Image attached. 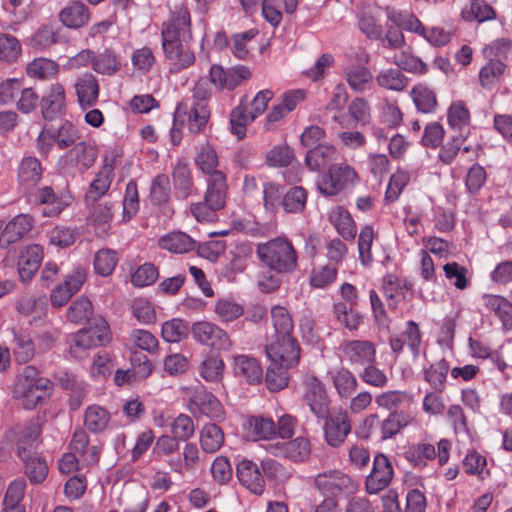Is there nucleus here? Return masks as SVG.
<instances>
[{
    "mask_svg": "<svg viewBox=\"0 0 512 512\" xmlns=\"http://www.w3.org/2000/svg\"><path fill=\"white\" fill-rule=\"evenodd\" d=\"M333 315L336 321L346 329L350 331L358 329L361 317L355 306H350L343 302L335 303L333 305Z\"/></svg>",
    "mask_w": 512,
    "mask_h": 512,
    "instance_id": "nucleus-47",
    "label": "nucleus"
},
{
    "mask_svg": "<svg viewBox=\"0 0 512 512\" xmlns=\"http://www.w3.org/2000/svg\"><path fill=\"white\" fill-rule=\"evenodd\" d=\"M505 64L501 60L489 59L479 72L480 85L485 89H491L497 85L504 74Z\"/></svg>",
    "mask_w": 512,
    "mask_h": 512,
    "instance_id": "nucleus-46",
    "label": "nucleus"
},
{
    "mask_svg": "<svg viewBox=\"0 0 512 512\" xmlns=\"http://www.w3.org/2000/svg\"><path fill=\"white\" fill-rule=\"evenodd\" d=\"M171 435L179 442L188 441L195 432L193 420L187 414H179L170 424Z\"/></svg>",
    "mask_w": 512,
    "mask_h": 512,
    "instance_id": "nucleus-60",
    "label": "nucleus"
},
{
    "mask_svg": "<svg viewBox=\"0 0 512 512\" xmlns=\"http://www.w3.org/2000/svg\"><path fill=\"white\" fill-rule=\"evenodd\" d=\"M196 165L205 173L208 177L214 172H221L217 169L218 157L215 149L208 143L202 145L197 152Z\"/></svg>",
    "mask_w": 512,
    "mask_h": 512,
    "instance_id": "nucleus-53",
    "label": "nucleus"
},
{
    "mask_svg": "<svg viewBox=\"0 0 512 512\" xmlns=\"http://www.w3.org/2000/svg\"><path fill=\"white\" fill-rule=\"evenodd\" d=\"M96 158V149L84 141L76 143L64 156L71 167H75L81 172L89 169Z\"/></svg>",
    "mask_w": 512,
    "mask_h": 512,
    "instance_id": "nucleus-24",
    "label": "nucleus"
},
{
    "mask_svg": "<svg viewBox=\"0 0 512 512\" xmlns=\"http://www.w3.org/2000/svg\"><path fill=\"white\" fill-rule=\"evenodd\" d=\"M247 433L255 441L271 440L276 437V425L271 418L252 416L247 422Z\"/></svg>",
    "mask_w": 512,
    "mask_h": 512,
    "instance_id": "nucleus-33",
    "label": "nucleus"
},
{
    "mask_svg": "<svg viewBox=\"0 0 512 512\" xmlns=\"http://www.w3.org/2000/svg\"><path fill=\"white\" fill-rule=\"evenodd\" d=\"M413 416L406 411H392L381 422L380 437L387 440L396 436L403 428L413 421Z\"/></svg>",
    "mask_w": 512,
    "mask_h": 512,
    "instance_id": "nucleus-28",
    "label": "nucleus"
},
{
    "mask_svg": "<svg viewBox=\"0 0 512 512\" xmlns=\"http://www.w3.org/2000/svg\"><path fill=\"white\" fill-rule=\"evenodd\" d=\"M191 332L198 343L213 349L227 351L232 346L227 332L215 323L209 321L196 322L192 325Z\"/></svg>",
    "mask_w": 512,
    "mask_h": 512,
    "instance_id": "nucleus-10",
    "label": "nucleus"
},
{
    "mask_svg": "<svg viewBox=\"0 0 512 512\" xmlns=\"http://www.w3.org/2000/svg\"><path fill=\"white\" fill-rule=\"evenodd\" d=\"M52 386L48 378L39 376L36 367L28 365L17 376L13 396L22 400L26 409H34L46 397Z\"/></svg>",
    "mask_w": 512,
    "mask_h": 512,
    "instance_id": "nucleus-2",
    "label": "nucleus"
},
{
    "mask_svg": "<svg viewBox=\"0 0 512 512\" xmlns=\"http://www.w3.org/2000/svg\"><path fill=\"white\" fill-rule=\"evenodd\" d=\"M117 262L118 258L114 250L101 249L95 255L94 268L97 274L109 276L114 271Z\"/></svg>",
    "mask_w": 512,
    "mask_h": 512,
    "instance_id": "nucleus-63",
    "label": "nucleus"
},
{
    "mask_svg": "<svg viewBox=\"0 0 512 512\" xmlns=\"http://www.w3.org/2000/svg\"><path fill=\"white\" fill-rule=\"evenodd\" d=\"M110 421L109 412L103 407L93 405L85 411L84 425L92 433L102 432Z\"/></svg>",
    "mask_w": 512,
    "mask_h": 512,
    "instance_id": "nucleus-48",
    "label": "nucleus"
},
{
    "mask_svg": "<svg viewBox=\"0 0 512 512\" xmlns=\"http://www.w3.org/2000/svg\"><path fill=\"white\" fill-rule=\"evenodd\" d=\"M393 477V468L388 457L384 454H377L374 457L373 468L366 479V490L370 494H376L385 489Z\"/></svg>",
    "mask_w": 512,
    "mask_h": 512,
    "instance_id": "nucleus-17",
    "label": "nucleus"
},
{
    "mask_svg": "<svg viewBox=\"0 0 512 512\" xmlns=\"http://www.w3.org/2000/svg\"><path fill=\"white\" fill-rule=\"evenodd\" d=\"M271 319L275 330L274 337L292 336L293 320L286 308L282 306L272 307Z\"/></svg>",
    "mask_w": 512,
    "mask_h": 512,
    "instance_id": "nucleus-50",
    "label": "nucleus"
},
{
    "mask_svg": "<svg viewBox=\"0 0 512 512\" xmlns=\"http://www.w3.org/2000/svg\"><path fill=\"white\" fill-rule=\"evenodd\" d=\"M70 449L79 457L81 465L90 467L98 464L102 451L100 443H90L87 433L80 427L73 432Z\"/></svg>",
    "mask_w": 512,
    "mask_h": 512,
    "instance_id": "nucleus-15",
    "label": "nucleus"
},
{
    "mask_svg": "<svg viewBox=\"0 0 512 512\" xmlns=\"http://www.w3.org/2000/svg\"><path fill=\"white\" fill-rule=\"evenodd\" d=\"M188 332L187 323L180 319L166 321L161 329L162 338L169 343L180 342L188 336Z\"/></svg>",
    "mask_w": 512,
    "mask_h": 512,
    "instance_id": "nucleus-61",
    "label": "nucleus"
},
{
    "mask_svg": "<svg viewBox=\"0 0 512 512\" xmlns=\"http://www.w3.org/2000/svg\"><path fill=\"white\" fill-rule=\"evenodd\" d=\"M58 19L67 28L79 29L89 22L90 12L83 2L70 1L59 11Z\"/></svg>",
    "mask_w": 512,
    "mask_h": 512,
    "instance_id": "nucleus-21",
    "label": "nucleus"
},
{
    "mask_svg": "<svg viewBox=\"0 0 512 512\" xmlns=\"http://www.w3.org/2000/svg\"><path fill=\"white\" fill-rule=\"evenodd\" d=\"M224 443V433L222 429L214 424H205L200 430V446L206 453L217 452Z\"/></svg>",
    "mask_w": 512,
    "mask_h": 512,
    "instance_id": "nucleus-39",
    "label": "nucleus"
},
{
    "mask_svg": "<svg viewBox=\"0 0 512 512\" xmlns=\"http://www.w3.org/2000/svg\"><path fill=\"white\" fill-rule=\"evenodd\" d=\"M19 458L24 463L25 474L32 483H41L48 474V466L36 451L22 446L19 450Z\"/></svg>",
    "mask_w": 512,
    "mask_h": 512,
    "instance_id": "nucleus-22",
    "label": "nucleus"
},
{
    "mask_svg": "<svg viewBox=\"0 0 512 512\" xmlns=\"http://www.w3.org/2000/svg\"><path fill=\"white\" fill-rule=\"evenodd\" d=\"M227 190L225 174L223 172H214L207 178V190L204 198L212 206L222 209L226 203Z\"/></svg>",
    "mask_w": 512,
    "mask_h": 512,
    "instance_id": "nucleus-26",
    "label": "nucleus"
},
{
    "mask_svg": "<svg viewBox=\"0 0 512 512\" xmlns=\"http://www.w3.org/2000/svg\"><path fill=\"white\" fill-rule=\"evenodd\" d=\"M346 80L356 92H364L371 88L372 74L366 67H356L346 73Z\"/></svg>",
    "mask_w": 512,
    "mask_h": 512,
    "instance_id": "nucleus-59",
    "label": "nucleus"
},
{
    "mask_svg": "<svg viewBox=\"0 0 512 512\" xmlns=\"http://www.w3.org/2000/svg\"><path fill=\"white\" fill-rule=\"evenodd\" d=\"M256 255L260 263L271 272L290 273L297 267V252L292 242L284 236H278L267 242L259 243Z\"/></svg>",
    "mask_w": 512,
    "mask_h": 512,
    "instance_id": "nucleus-1",
    "label": "nucleus"
},
{
    "mask_svg": "<svg viewBox=\"0 0 512 512\" xmlns=\"http://www.w3.org/2000/svg\"><path fill=\"white\" fill-rule=\"evenodd\" d=\"M269 359L281 367H295L300 359V347L292 336L275 337V341L266 346Z\"/></svg>",
    "mask_w": 512,
    "mask_h": 512,
    "instance_id": "nucleus-8",
    "label": "nucleus"
},
{
    "mask_svg": "<svg viewBox=\"0 0 512 512\" xmlns=\"http://www.w3.org/2000/svg\"><path fill=\"white\" fill-rule=\"evenodd\" d=\"M60 28L54 23H48L38 28L30 39V45L42 50L59 42Z\"/></svg>",
    "mask_w": 512,
    "mask_h": 512,
    "instance_id": "nucleus-41",
    "label": "nucleus"
},
{
    "mask_svg": "<svg viewBox=\"0 0 512 512\" xmlns=\"http://www.w3.org/2000/svg\"><path fill=\"white\" fill-rule=\"evenodd\" d=\"M410 401V396L405 391L390 390L380 393L375 398V403L379 408L392 411H399L398 408L405 402Z\"/></svg>",
    "mask_w": 512,
    "mask_h": 512,
    "instance_id": "nucleus-57",
    "label": "nucleus"
},
{
    "mask_svg": "<svg viewBox=\"0 0 512 512\" xmlns=\"http://www.w3.org/2000/svg\"><path fill=\"white\" fill-rule=\"evenodd\" d=\"M323 425L324 440L333 448L340 447L351 433V422L346 412L327 416Z\"/></svg>",
    "mask_w": 512,
    "mask_h": 512,
    "instance_id": "nucleus-16",
    "label": "nucleus"
},
{
    "mask_svg": "<svg viewBox=\"0 0 512 512\" xmlns=\"http://www.w3.org/2000/svg\"><path fill=\"white\" fill-rule=\"evenodd\" d=\"M59 71L58 64L47 58L34 59L27 65L26 72L29 77L46 79L55 76Z\"/></svg>",
    "mask_w": 512,
    "mask_h": 512,
    "instance_id": "nucleus-55",
    "label": "nucleus"
},
{
    "mask_svg": "<svg viewBox=\"0 0 512 512\" xmlns=\"http://www.w3.org/2000/svg\"><path fill=\"white\" fill-rule=\"evenodd\" d=\"M307 193L300 186L289 189L282 197V205L288 213H301L305 209Z\"/></svg>",
    "mask_w": 512,
    "mask_h": 512,
    "instance_id": "nucleus-54",
    "label": "nucleus"
},
{
    "mask_svg": "<svg viewBox=\"0 0 512 512\" xmlns=\"http://www.w3.org/2000/svg\"><path fill=\"white\" fill-rule=\"evenodd\" d=\"M34 225V219L28 214H19L8 221L6 224L2 222L0 229V247L8 248L10 245L21 240L28 234Z\"/></svg>",
    "mask_w": 512,
    "mask_h": 512,
    "instance_id": "nucleus-18",
    "label": "nucleus"
},
{
    "mask_svg": "<svg viewBox=\"0 0 512 512\" xmlns=\"http://www.w3.org/2000/svg\"><path fill=\"white\" fill-rule=\"evenodd\" d=\"M357 180L358 175L354 168L342 162L330 165L327 171L320 176L317 186L321 194L334 196L354 185Z\"/></svg>",
    "mask_w": 512,
    "mask_h": 512,
    "instance_id": "nucleus-3",
    "label": "nucleus"
},
{
    "mask_svg": "<svg viewBox=\"0 0 512 512\" xmlns=\"http://www.w3.org/2000/svg\"><path fill=\"white\" fill-rule=\"evenodd\" d=\"M120 61L117 55L111 50L95 56L93 70L101 75L112 76L120 69Z\"/></svg>",
    "mask_w": 512,
    "mask_h": 512,
    "instance_id": "nucleus-56",
    "label": "nucleus"
},
{
    "mask_svg": "<svg viewBox=\"0 0 512 512\" xmlns=\"http://www.w3.org/2000/svg\"><path fill=\"white\" fill-rule=\"evenodd\" d=\"M191 42H162L164 55L169 64V72L178 74L195 63V54L190 47Z\"/></svg>",
    "mask_w": 512,
    "mask_h": 512,
    "instance_id": "nucleus-11",
    "label": "nucleus"
},
{
    "mask_svg": "<svg viewBox=\"0 0 512 512\" xmlns=\"http://www.w3.org/2000/svg\"><path fill=\"white\" fill-rule=\"evenodd\" d=\"M314 485L326 498L347 495L357 490V483L340 470H328L314 477Z\"/></svg>",
    "mask_w": 512,
    "mask_h": 512,
    "instance_id": "nucleus-5",
    "label": "nucleus"
},
{
    "mask_svg": "<svg viewBox=\"0 0 512 512\" xmlns=\"http://www.w3.org/2000/svg\"><path fill=\"white\" fill-rule=\"evenodd\" d=\"M393 63L399 68L413 74H426L428 67L419 57L408 50H403L393 56Z\"/></svg>",
    "mask_w": 512,
    "mask_h": 512,
    "instance_id": "nucleus-51",
    "label": "nucleus"
},
{
    "mask_svg": "<svg viewBox=\"0 0 512 512\" xmlns=\"http://www.w3.org/2000/svg\"><path fill=\"white\" fill-rule=\"evenodd\" d=\"M451 442L447 439H441L437 444V451L432 444L418 443L412 445L405 452V459L416 468H424L427 461L438 457L439 465H444L449 460Z\"/></svg>",
    "mask_w": 512,
    "mask_h": 512,
    "instance_id": "nucleus-6",
    "label": "nucleus"
},
{
    "mask_svg": "<svg viewBox=\"0 0 512 512\" xmlns=\"http://www.w3.org/2000/svg\"><path fill=\"white\" fill-rule=\"evenodd\" d=\"M42 166L35 157L24 158L18 168L19 184L26 188L34 187L42 176Z\"/></svg>",
    "mask_w": 512,
    "mask_h": 512,
    "instance_id": "nucleus-34",
    "label": "nucleus"
},
{
    "mask_svg": "<svg viewBox=\"0 0 512 512\" xmlns=\"http://www.w3.org/2000/svg\"><path fill=\"white\" fill-rule=\"evenodd\" d=\"M411 97L418 111L422 113L434 112L437 106L435 93L425 85L414 86L411 90Z\"/></svg>",
    "mask_w": 512,
    "mask_h": 512,
    "instance_id": "nucleus-49",
    "label": "nucleus"
},
{
    "mask_svg": "<svg viewBox=\"0 0 512 512\" xmlns=\"http://www.w3.org/2000/svg\"><path fill=\"white\" fill-rule=\"evenodd\" d=\"M234 368L237 375L244 377L250 384L261 382L263 372L255 358L240 355L235 358Z\"/></svg>",
    "mask_w": 512,
    "mask_h": 512,
    "instance_id": "nucleus-35",
    "label": "nucleus"
},
{
    "mask_svg": "<svg viewBox=\"0 0 512 512\" xmlns=\"http://www.w3.org/2000/svg\"><path fill=\"white\" fill-rule=\"evenodd\" d=\"M236 474L240 483L255 495L264 492V478L254 462L248 459L240 461L237 465Z\"/></svg>",
    "mask_w": 512,
    "mask_h": 512,
    "instance_id": "nucleus-20",
    "label": "nucleus"
},
{
    "mask_svg": "<svg viewBox=\"0 0 512 512\" xmlns=\"http://www.w3.org/2000/svg\"><path fill=\"white\" fill-rule=\"evenodd\" d=\"M191 16L184 5L175 6L170 11L167 21L161 27L162 42L184 41L192 42Z\"/></svg>",
    "mask_w": 512,
    "mask_h": 512,
    "instance_id": "nucleus-4",
    "label": "nucleus"
},
{
    "mask_svg": "<svg viewBox=\"0 0 512 512\" xmlns=\"http://www.w3.org/2000/svg\"><path fill=\"white\" fill-rule=\"evenodd\" d=\"M65 89L59 84H53L47 95L42 98L41 111L46 120L55 119L64 109Z\"/></svg>",
    "mask_w": 512,
    "mask_h": 512,
    "instance_id": "nucleus-25",
    "label": "nucleus"
},
{
    "mask_svg": "<svg viewBox=\"0 0 512 512\" xmlns=\"http://www.w3.org/2000/svg\"><path fill=\"white\" fill-rule=\"evenodd\" d=\"M22 52L20 41L13 35L0 33V60L14 62Z\"/></svg>",
    "mask_w": 512,
    "mask_h": 512,
    "instance_id": "nucleus-62",
    "label": "nucleus"
},
{
    "mask_svg": "<svg viewBox=\"0 0 512 512\" xmlns=\"http://www.w3.org/2000/svg\"><path fill=\"white\" fill-rule=\"evenodd\" d=\"M113 179V168L111 165H104L96 174L86 192V202L93 203L99 200L109 190Z\"/></svg>",
    "mask_w": 512,
    "mask_h": 512,
    "instance_id": "nucleus-30",
    "label": "nucleus"
},
{
    "mask_svg": "<svg viewBox=\"0 0 512 512\" xmlns=\"http://www.w3.org/2000/svg\"><path fill=\"white\" fill-rule=\"evenodd\" d=\"M192 402L198 407L199 411L210 419H222L224 409L220 401L208 391H198L194 394Z\"/></svg>",
    "mask_w": 512,
    "mask_h": 512,
    "instance_id": "nucleus-31",
    "label": "nucleus"
},
{
    "mask_svg": "<svg viewBox=\"0 0 512 512\" xmlns=\"http://www.w3.org/2000/svg\"><path fill=\"white\" fill-rule=\"evenodd\" d=\"M78 104L82 109L93 107L99 98L100 86L97 78L89 72L79 75L74 82Z\"/></svg>",
    "mask_w": 512,
    "mask_h": 512,
    "instance_id": "nucleus-19",
    "label": "nucleus"
},
{
    "mask_svg": "<svg viewBox=\"0 0 512 512\" xmlns=\"http://www.w3.org/2000/svg\"><path fill=\"white\" fill-rule=\"evenodd\" d=\"M251 122L250 113L247 112L243 100H241L240 104L236 106L230 114L231 132L236 135L238 139H242L246 135L247 124Z\"/></svg>",
    "mask_w": 512,
    "mask_h": 512,
    "instance_id": "nucleus-64",
    "label": "nucleus"
},
{
    "mask_svg": "<svg viewBox=\"0 0 512 512\" xmlns=\"http://www.w3.org/2000/svg\"><path fill=\"white\" fill-rule=\"evenodd\" d=\"M379 86L393 91H402L408 86V78L399 68L382 70L376 76Z\"/></svg>",
    "mask_w": 512,
    "mask_h": 512,
    "instance_id": "nucleus-45",
    "label": "nucleus"
},
{
    "mask_svg": "<svg viewBox=\"0 0 512 512\" xmlns=\"http://www.w3.org/2000/svg\"><path fill=\"white\" fill-rule=\"evenodd\" d=\"M251 77L249 68L243 65L224 69L222 66L214 64L209 70V81L218 90H233L243 81Z\"/></svg>",
    "mask_w": 512,
    "mask_h": 512,
    "instance_id": "nucleus-12",
    "label": "nucleus"
},
{
    "mask_svg": "<svg viewBox=\"0 0 512 512\" xmlns=\"http://www.w3.org/2000/svg\"><path fill=\"white\" fill-rule=\"evenodd\" d=\"M210 119V110L207 103L193 102L187 109L183 104H179L175 112V122L186 121L188 131L191 134H200L204 132Z\"/></svg>",
    "mask_w": 512,
    "mask_h": 512,
    "instance_id": "nucleus-13",
    "label": "nucleus"
},
{
    "mask_svg": "<svg viewBox=\"0 0 512 512\" xmlns=\"http://www.w3.org/2000/svg\"><path fill=\"white\" fill-rule=\"evenodd\" d=\"M159 246L173 253H186L193 250L196 242L186 233L171 232L159 239Z\"/></svg>",
    "mask_w": 512,
    "mask_h": 512,
    "instance_id": "nucleus-37",
    "label": "nucleus"
},
{
    "mask_svg": "<svg viewBox=\"0 0 512 512\" xmlns=\"http://www.w3.org/2000/svg\"><path fill=\"white\" fill-rule=\"evenodd\" d=\"M171 186L169 177L166 174L157 175L150 187V198L153 204L162 205L169 201Z\"/></svg>",
    "mask_w": 512,
    "mask_h": 512,
    "instance_id": "nucleus-58",
    "label": "nucleus"
},
{
    "mask_svg": "<svg viewBox=\"0 0 512 512\" xmlns=\"http://www.w3.org/2000/svg\"><path fill=\"white\" fill-rule=\"evenodd\" d=\"M223 372L224 362L218 355H207L200 365V375L207 382H219Z\"/></svg>",
    "mask_w": 512,
    "mask_h": 512,
    "instance_id": "nucleus-52",
    "label": "nucleus"
},
{
    "mask_svg": "<svg viewBox=\"0 0 512 512\" xmlns=\"http://www.w3.org/2000/svg\"><path fill=\"white\" fill-rule=\"evenodd\" d=\"M330 221L345 240H352L357 229L351 215L343 208L337 207L330 214Z\"/></svg>",
    "mask_w": 512,
    "mask_h": 512,
    "instance_id": "nucleus-42",
    "label": "nucleus"
},
{
    "mask_svg": "<svg viewBox=\"0 0 512 512\" xmlns=\"http://www.w3.org/2000/svg\"><path fill=\"white\" fill-rule=\"evenodd\" d=\"M214 312L221 323L228 324L240 318L244 313V308L230 298H221L216 301Z\"/></svg>",
    "mask_w": 512,
    "mask_h": 512,
    "instance_id": "nucleus-44",
    "label": "nucleus"
},
{
    "mask_svg": "<svg viewBox=\"0 0 512 512\" xmlns=\"http://www.w3.org/2000/svg\"><path fill=\"white\" fill-rule=\"evenodd\" d=\"M172 176L177 197L181 199L189 197L192 193L193 181L188 164L179 161L174 167Z\"/></svg>",
    "mask_w": 512,
    "mask_h": 512,
    "instance_id": "nucleus-40",
    "label": "nucleus"
},
{
    "mask_svg": "<svg viewBox=\"0 0 512 512\" xmlns=\"http://www.w3.org/2000/svg\"><path fill=\"white\" fill-rule=\"evenodd\" d=\"M30 201L37 205H43V216L54 217L59 215L67 203L58 197L50 186H45L31 194Z\"/></svg>",
    "mask_w": 512,
    "mask_h": 512,
    "instance_id": "nucleus-23",
    "label": "nucleus"
},
{
    "mask_svg": "<svg viewBox=\"0 0 512 512\" xmlns=\"http://www.w3.org/2000/svg\"><path fill=\"white\" fill-rule=\"evenodd\" d=\"M461 17L467 22L477 21L482 23L495 19L496 12L484 0H470V4L462 9Z\"/></svg>",
    "mask_w": 512,
    "mask_h": 512,
    "instance_id": "nucleus-38",
    "label": "nucleus"
},
{
    "mask_svg": "<svg viewBox=\"0 0 512 512\" xmlns=\"http://www.w3.org/2000/svg\"><path fill=\"white\" fill-rule=\"evenodd\" d=\"M333 386L341 398L350 397L357 389L355 375L347 368H340L332 374Z\"/></svg>",
    "mask_w": 512,
    "mask_h": 512,
    "instance_id": "nucleus-43",
    "label": "nucleus"
},
{
    "mask_svg": "<svg viewBox=\"0 0 512 512\" xmlns=\"http://www.w3.org/2000/svg\"><path fill=\"white\" fill-rule=\"evenodd\" d=\"M448 371L449 363L445 359H441L423 370L424 380L433 390L443 392L446 388Z\"/></svg>",
    "mask_w": 512,
    "mask_h": 512,
    "instance_id": "nucleus-36",
    "label": "nucleus"
},
{
    "mask_svg": "<svg viewBox=\"0 0 512 512\" xmlns=\"http://www.w3.org/2000/svg\"><path fill=\"white\" fill-rule=\"evenodd\" d=\"M342 353L348 363L356 368L376 362V346L369 340H348L342 345Z\"/></svg>",
    "mask_w": 512,
    "mask_h": 512,
    "instance_id": "nucleus-14",
    "label": "nucleus"
},
{
    "mask_svg": "<svg viewBox=\"0 0 512 512\" xmlns=\"http://www.w3.org/2000/svg\"><path fill=\"white\" fill-rule=\"evenodd\" d=\"M110 336L108 326L105 321L100 325L89 327L78 331L73 337V343L70 345V353L74 358L81 359L85 351L98 345H105L109 342Z\"/></svg>",
    "mask_w": 512,
    "mask_h": 512,
    "instance_id": "nucleus-9",
    "label": "nucleus"
},
{
    "mask_svg": "<svg viewBox=\"0 0 512 512\" xmlns=\"http://www.w3.org/2000/svg\"><path fill=\"white\" fill-rule=\"evenodd\" d=\"M303 401L317 418H326L330 411V400L324 383L314 375L303 380Z\"/></svg>",
    "mask_w": 512,
    "mask_h": 512,
    "instance_id": "nucleus-7",
    "label": "nucleus"
},
{
    "mask_svg": "<svg viewBox=\"0 0 512 512\" xmlns=\"http://www.w3.org/2000/svg\"><path fill=\"white\" fill-rule=\"evenodd\" d=\"M12 351L18 363L26 364L31 361L35 355L31 336L26 332L13 330Z\"/></svg>",
    "mask_w": 512,
    "mask_h": 512,
    "instance_id": "nucleus-32",
    "label": "nucleus"
},
{
    "mask_svg": "<svg viewBox=\"0 0 512 512\" xmlns=\"http://www.w3.org/2000/svg\"><path fill=\"white\" fill-rule=\"evenodd\" d=\"M337 158L338 152L334 146L319 144L307 152L305 163L310 170L319 171Z\"/></svg>",
    "mask_w": 512,
    "mask_h": 512,
    "instance_id": "nucleus-27",
    "label": "nucleus"
},
{
    "mask_svg": "<svg viewBox=\"0 0 512 512\" xmlns=\"http://www.w3.org/2000/svg\"><path fill=\"white\" fill-rule=\"evenodd\" d=\"M484 306L493 312L502 322L505 328H512V304L500 295L485 294L482 297Z\"/></svg>",
    "mask_w": 512,
    "mask_h": 512,
    "instance_id": "nucleus-29",
    "label": "nucleus"
}]
</instances>
